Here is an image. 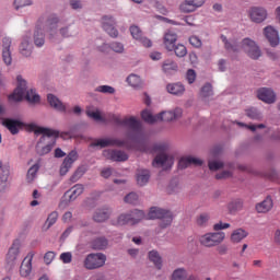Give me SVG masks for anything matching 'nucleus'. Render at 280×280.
Returning <instances> with one entry per match:
<instances>
[{"mask_svg": "<svg viewBox=\"0 0 280 280\" xmlns=\"http://www.w3.org/2000/svg\"><path fill=\"white\" fill-rule=\"evenodd\" d=\"M242 207H244V202L240 199H234L228 203V210L230 213H237V211H242Z\"/></svg>", "mask_w": 280, "mask_h": 280, "instance_id": "nucleus-42", "label": "nucleus"}, {"mask_svg": "<svg viewBox=\"0 0 280 280\" xmlns=\"http://www.w3.org/2000/svg\"><path fill=\"white\" fill-rule=\"evenodd\" d=\"M32 259H34V254L30 253L22 261L20 267L21 277H30L32 275Z\"/></svg>", "mask_w": 280, "mask_h": 280, "instance_id": "nucleus-27", "label": "nucleus"}, {"mask_svg": "<svg viewBox=\"0 0 280 280\" xmlns=\"http://www.w3.org/2000/svg\"><path fill=\"white\" fill-rule=\"evenodd\" d=\"M43 30H45L43 26L36 24L35 31L33 33V43L37 47H43V45H45V33Z\"/></svg>", "mask_w": 280, "mask_h": 280, "instance_id": "nucleus-32", "label": "nucleus"}, {"mask_svg": "<svg viewBox=\"0 0 280 280\" xmlns=\"http://www.w3.org/2000/svg\"><path fill=\"white\" fill-rule=\"evenodd\" d=\"M148 218L149 220H160L161 229H167V226H171L172 222L174 221V214L172 211L158 207L150 209Z\"/></svg>", "mask_w": 280, "mask_h": 280, "instance_id": "nucleus-7", "label": "nucleus"}, {"mask_svg": "<svg viewBox=\"0 0 280 280\" xmlns=\"http://www.w3.org/2000/svg\"><path fill=\"white\" fill-rule=\"evenodd\" d=\"M54 259H56V253L54 252H47L44 256V261L47 266H49Z\"/></svg>", "mask_w": 280, "mask_h": 280, "instance_id": "nucleus-62", "label": "nucleus"}, {"mask_svg": "<svg viewBox=\"0 0 280 280\" xmlns=\"http://www.w3.org/2000/svg\"><path fill=\"white\" fill-rule=\"evenodd\" d=\"M95 91L96 93H104L105 95H115V88L110 85H100Z\"/></svg>", "mask_w": 280, "mask_h": 280, "instance_id": "nucleus-51", "label": "nucleus"}, {"mask_svg": "<svg viewBox=\"0 0 280 280\" xmlns=\"http://www.w3.org/2000/svg\"><path fill=\"white\" fill-rule=\"evenodd\" d=\"M196 78H197L196 70H194V69L187 70L186 80H187L188 84H194V82H196Z\"/></svg>", "mask_w": 280, "mask_h": 280, "instance_id": "nucleus-59", "label": "nucleus"}, {"mask_svg": "<svg viewBox=\"0 0 280 280\" xmlns=\"http://www.w3.org/2000/svg\"><path fill=\"white\" fill-rule=\"evenodd\" d=\"M166 91L171 95H176L177 97H180V95L185 94V85L180 82L177 83H168L166 85Z\"/></svg>", "mask_w": 280, "mask_h": 280, "instance_id": "nucleus-33", "label": "nucleus"}, {"mask_svg": "<svg viewBox=\"0 0 280 280\" xmlns=\"http://www.w3.org/2000/svg\"><path fill=\"white\" fill-rule=\"evenodd\" d=\"M32 0H14L15 10H21V8H27V5H32Z\"/></svg>", "mask_w": 280, "mask_h": 280, "instance_id": "nucleus-57", "label": "nucleus"}, {"mask_svg": "<svg viewBox=\"0 0 280 280\" xmlns=\"http://www.w3.org/2000/svg\"><path fill=\"white\" fill-rule=\"evenodd\" d=\"M78 161V152L71 151L63 160L60 166V176H67L69 170L73 167V163Z\"/></svg>", "mask_w": 280, "mask_h": 280, "instance_id": "nucleus-20", "label": "nucleus"}, {"mask_svg": "<svg viewBox=\"0 0 280 280\" xmlns=\"http://www.w3.org/2000/svg\"><path fill=\"white\" fill-rule=\"evenodd\" d=\"M162 69L164 73H172V71H178V63L174 60L167 59L163 62Z\"/></svg>", "mask_w": 280, "mask_h": 280, "instance_id": "nucleus-43", "label": "nucleus"}, {"mask_svg": "<svg viewBox=\"0 0 280 280\" xmlns=\"http://www.w3.org/2000/svg\"><path fill=\"white\" fill-rule=\"evenodd\" d=\"M183 115L182 108H175L174 110L161 112L158 114V121H175Z\"/></svg>", "mask_w": 280, "mask_h": 280, "instance_id": "nucleus-23", "label": "nucleus"}, {"mask_svg": "<svg viewBox=\"0 0 280 280\" xmlns=\"http://www.w3.org/2000/svg\"><path fill=\"white\" fill-rule=\"evenodd\" d=\"M59 259L62 261V264H71L73 260V255L71 252H66L60 255Z\"/></svg>", "mask_w": 280, "mask_h": 280, "instance_id": "nucleus-60", "label": "nucleus"}, {"mask_svg": "<svg viewBox=\"0 0 280 280\" xmlns=\"http://www.w3.org/2000/svg\"><path fill=\"white\" fill-rule=\"evenodd\" d=\"M91 247L93 250H105L108 248V240L104 236L96 237L92 241Z\"/></svg>", "mask_w": 280, "mask_h": 280, "instance_id": "nucleus-36", "label": "nucleus"}, {"mask_svg": "<svg viewBox=\"0 0 280 280\" xmlns=\"http://www.w3.org/2000/svg\"><path fill=\"white\" fill-rule=\"evenodd\" d=\"M102 27L104 32L108 34L112 38H117L119 36V31H117V20L113 15H103L101 19Z\"/></svg>", "mask_w": 280, "mask_h": 280, "instance_id": "nucleus-12", "label": "nucleus"}, {"mask_svg": "<svg viewBox=\"0 0 280 280\" xmlns=\"http://www.w3.org/2000/svg\"><path fill=\"white\" fill-rule=\"evenodd\" d=\"M12 38L3 37L2 38V60L7 67L12 66Z\"/></svg>", "mask_w": 280, "mask_h": 280, "instance_id": "nucleus-19", "label": "nucleus"}, {"mask_svg": "<svg viewBox=\"0 0 280 280\" xmlns=\"http://www.w3.org/2000/svg\"><path fill=\"white\" fill-rule=\"evenodd\" d=\"M57 34L59 38H71L73 36L78 35V31H75L71 25H67L63 27H60L59 31H57Z\"/></svg>", "mask_w": 280, "mask_h": 280, "instance_id": "nucleus-38", "label": "nucleus"}, {"mask_svg": "<svg viewBox=\"0 0 280 280\" xmlns=\"http://www.w3.org/2000/svg\"><path fill=\"white\" fill-rule=\"evenodd\" d=\"M38 170H40V166L38 164H34L28 168L26 180L27 183H34V179L36 178V174H38Z\"/></svg>", "mask_w": 280, "mask_h": 280, "instance_id": "nucleus-45", "label": "nucleus"}, {"mask_svg": "<svg viewBox=\"0 0 280 280\" xmlns=\"http://www.w3.org/2000/svg\"><path fill=\"white\" fill-rule=\"evenodd\" d=\"M2 125L4 126V128L9 129L11 135H19V130H21V128H23V126H25V124H23V121H21L19 119H12V118H5L2 121Z\"/></svg>", "mask_w": 280, "mask_h": 280, "instance_id": "nucleus-24", "label": "nucleus"}, {"mask_svg": "<svg viewBox=\"0 0 280 280\" xmlns=\"http://www.w3.org/2000/svg\"><path fill=\"white\" fill-rule=\"evenodd\" d=\"M58 23H60V18L56 14H49V15H42L37 24L43 27L44 30H47L48 32V38L52 43H60V35H58Z\"/></svg>", "mask_w": 280, "mask_h": 280, "instance_id": "nucleus-6", "label": "nucleus"}, {"mask_svg": "<svg viewBox=\"0 0 280 280\" xmlns=\"http://www.w3.org/2000/svg\"><path fill=\"white\" fill-rule=\"evenodd\" d=\"M141 117L143 119V121H145L147 124H156V121H159V115H152V112L144 109L141 113Z\"/></svg>", "mask_w": 280, "mask_h": 280, "instance_id": "nucleus-44", "label": "nucleus"}, {"mask_svg": "<svg viewBox=\"0 0 280 280\" xmlns=\"http://www.w3.org/2000/svg\"><path fill=\"white\" fill-rule=\"evenodd\" d=\"M246 237H248V232L244 229H236L232 232L230 240L233 244H240V242L246 240Z\"/></svg>", "mask_w": 280, "mask_h": 280, "instance_id": "nucleus-37", "label": "nucleus"}, {"mask_svg": "<svg viewBox=\"0 0 280 280\" xmlns=\"http://www.w3.org/2000/svg\"><path fill=\"white\" fill-rule=\"evenodd\" d=\"M47 102L51 108L57 110L58 113H67V105L58 98V96L54 94L47 95Z\"/></svg>", "mask_w": 280, "mask_h": 280, "instance_id": "nucleus-26", "label": "nucleus"}, {"mask_svg": "<svg viewBox=\"0 0 280 280\" xmlns=\"http://www.w3.org/2000/svg\"><path fill=\"white\" fill-rule=\"evenodd\" d=\"M112 51H115V54H124V44L119 42H114L110 44Z\"/></svg>", "mask_w": 280, "mask_h": 280, "instance_id": "nucleus-58", "label": "nucleus"}, {"mask_svg": "<svg viewBox=\"0 0 280 280\" xmlns=\"http://www.w3.org/2000/svg\"><path fill=\"white\" fill-rule=\"evenodd\" d=\"M30 128L34 130L35 135H43L36 144L37 154H39V156L49 154V152L56 148V139L59 137L60 132L54 129L38 127L35 124H31Z\"/></svg>", "mask_w": 280, "mask_h": 280, "instance_id": "nucleus-1", "label": "nucleus"}, {"mask_svg": "<svg viewBox=\"0 0 280 280\" xmlns=\"http://www.w3.org/2000/svg\"><path fill=\"white\" fill-rule=\"evenodd\" d=\"M222 167H224V163L220 162V161H212L211 162V171H217V170H222Z\"/></svg>", "mask_w": 280, "mask_h": 280, "instance_id": "nucleus-64", "label": "nucleus"}, {"mask_svg": "<svg viewBox=\"0 0 280 280\" xmlns=\"http://www.w3.org/2000/svg\"><path fill=\"white\" fill-rule=\"evenodd\" d=\"M84 174H86V167L84 166H79L75 172L72 174V176L70 177V180L72 183H78L79 179L81 178V176H84Z\"/></svg>", "mask_w": 280, "mask_h": 280, "instance_id": "nucleus-47", "label": "nucleus"}, {"mask_svg": "<svg viewBox=\"0 0 280 280\" xmlns=\"http://www.w3.org/2000/svg\"><path fill=\"white\" fill-rule=\"evenodd\" d=\"M173 51L177 58H185V56H187V47L183 44L174 45Z\"/></svg>", "mask_w": 280, "mask_h": 280, "instance_id": "nucleus-49", "label": "nucleus"}, {"mask_svg": "<svg viewBox=\"0 0 280 280\" xmlns=\"http://www.w3.org/2000/svg\"><path fill=\"white\" fill-rule=\"evenodd\" d=\"M19 51L21 56L24 58L32 57V54L34 51V46L32 45V42H30V37H24L20 44Z\"/></svg>", "mask_w": 280, "mask_h": 280, "instance_id": "nucleus-28", "label": "nucleus"}, {"mask_svg": "<svg viewBox=\"0 0 280 280\" xmlns=\"http://www.w3.org/2000/svg\"><path fill=\"white\" fill-rule=\"evenodd\" d=\"M10 187V164H4L2 173H0V192L5 194Z\"/></svg>", "mask_w": 280, "mask_h": 280, "instance_id": "nucleus-22", "label": "nucleus"}, {"mask_svg": "<svg viewBox=\"0 0 280 280\" xmlns=\"http://www.w3.org/2000/svg\"><path fill=\"white\" fill-rule=\"evenodd\" d=\"M145 220V212L139 209L120 213L116 219L110 220L112 226H137Z\"/></svg>", "mask_w": 280, "mask_h": 280, "instance_id": "nucleus-4", "label": "nucleus"}, {"mask_svg": "<svg viewBox=\"0 0 280 280\" xmlns=\"http://www.w3.org/2000/svg\"><path fill=\"white\" fill-rule=\"evenodd\" d=\"M110 215H113V208L104 206L102 208H97L94 211L92 220H94L98 224H102L104 222H107V220H110Z\"/></svg>", "mask_w": 280, "mask_h": 280, "instance_id": "nucleus-15", "label": "nucleus"}, {"mask_svg": "<svg viewBox=\"0 0 280 280\" xmlns=\"http://www.w3.org/2000/svg\"><path fill=\"white\" fill-rule=\"evenodd\" d=\"M84 194V186L82 184L74 185L71 189L65 192L60 207H69L71 202H74V200H78V197L82 196Z\"/></svg>", "mask_w": 280, "mask_h": 280, "instance_id": "nucleus-10", "label": "nucleus"}, {"mask_svg": "<svg viewBox=\"0 0 280 280\" xmlns=\"http://www.w3.org/2000/svg\"><path fill=\"white\" fill-rule=\"evenodd\" d=\"M166 148L167 147L162 143L153 147L154 152H161L154 158L152 162L153 167H163L164 170H170V167L174 165V158L163 153L165 152Z\"/></svg>", "mask_w": 280, "mask_h": 280, "instance_id": "nucleus-8", "label": "nucleus"}, {"mask_svg": "<svg viewBox=\"0 0 280 280\" xmlns=\"http://www.w3.org/2000/svg\"><path fill=\"white\" fill-rule=\"evenodd\" d=\"M264 35L267 38L268 43L271 45V47H277V45H279V32L275 30V27L266 26L264 28Z\"/></svg>", "mask_w": 280, "mask_h": 280, "instance_id": "nucleus-25", "label": "nucleus"}, {"mask_svg": "<svg viewBox=\"0 0 280 280\" xmlns=\"http://www.w3.org/2000/svg\"><path fill=\"white\" fill-rule=\"evenodd\" d=\"M21 254V243L19 241H14L9 248L7 254V266L8 268H14L16 266V261L19 259V255Z\"/></svg>", "mask_w": 280, "mask_h": 280, "instance_id": "nucleus-13", "label": "nucleus"}, {"mask_svg": "<svg viewBox=\"0 0 280 280\" xmlns=\"http://www.w3.org/2000/svg\"><path fill=\"white\" fill-rule=\"evenodd\" d=\"M126 143L124 140L115 139V138H104L98 139L92 142V148H122Z\"/></svg>", "mask_w": 280, "mask_h": 280, "instance_id": "nucleus-14", "label": "nucleus"}, {"mask_svg": "<svg viewBox=\"0 0 280 280\" xmlns=\"http://www.w3.org/2000/svg\"><path fill=\"white\" fill-rule=\"evenodd\" d=\"M176 40H178V35H176L173 31H167L164 34V46L167 51H174V45H176Z\"/></svg>", "mask_w": 280, "mask_h": 280, "instance_id": "nucleus-30", "label": "nucleus"}, {"mask_svg": "<svg viewBox=\"0 0 280 280\" xmlns=\"http://www.w3.org/2000/svg\"><path fill=\"white\" fill-rule=\"evenodd\" d=\"M183 189V186H180V183H178V179H173L167 188L168 194H179V191Z\"/></svg>", "mask_w": 280, "mask_h": 280, "instance_id": "nucleus-48", "label": "nucleus"}, {"mask_svg": "<svg viewBox=\"0 0 280 280\" xmlns=\"http://www.w3.org/2000/svg\"><path fill=\"white\" fill-rule=\"evenodd\" d=\"M18 86L13 93L9 96L10 102H22L23 97L28 101L30 104H38L40 96L34 89L27 90V81L23 79V75L16 77Z\"/></svg>", "mask_w": 280, "mask_h": 280, "instance_id": "nucleus-3", "label": "nucleus"}, {"mask_svg": "<svg viewBox=\"0 0 280 280\" xmlns=\"http://www.w3.org/2000/svg\"><path fill=\"white\" fill-rule=\"evenodd\" d=\"M106 265V255L102 253L88 254L83 260L85 270H97Z\"/></svg>", "mask_w": 280, "mask_h": 280, "instance_id": "nucleus-9", "label": "nucleus"}, {"mask_svg": "<svg viewBox=\"0 0 280 280\" xmlns=\"http://www.w3.org/2000/svg\"><path fill=\"white\" fill-rule=\"evenodd\" d=\"M209 220H210L209 213L199 214L196 219L197 226H201V228L207 226V224H209Z\"/></svg>", "mask_w": 280, "mask_h": 280, "instance_id": "nucleus-50", "label": "nucleus"}, {"mask_svg": "<svg viewBox=\"0 0 280 280\" xmlns=\"http://www.w3.org/2000/svg\"><path fill=\"white\" fill-rule=\"evenodd\" d=\"M115 124L117 126H121L122 128H128L127 138H129L131 141H139L140 139H143V130L141 127V121L136 119L133 116L129 118H115Z\"/></svg>", "mask_w": 280, "mask_h": 280, "instance_id": "nucleus-5", "label": "nucleus"}, {"mask_svg": "<svg viewBox=\"0 0 280 280\" xmlns=\"http://www.w3.org/2000/svg\"><path fill=\"white\" fill-rule=\"evenodd\" d=\"M70 7L72 8V10H82V1L70 0Z\"/></svg>", "mask_w": 280, "mask_h": 280, "instance_id": "nucleus-63", "label": "nucleus"}, {"mask_svg": "<svg viewBox=\"0 0 280 280\" xmlns=\"http://www.w3.org/2000/svg\"><path fill=\"white\" fill-rule=\"evenodd\" d=\"M206 0H184L179 4V12L184 14H191V12H196L198 8H202L205 5Z\"/></svg>", "mask_w": 280, "mask_h": 280, "instance_id": "nucleus-16", "label": "nucleus"}, {"mask_svg": "<svg viewBox=\"0 0 280 280\" xmlns=\"http://www.w3.org/2000/svg\"><path fill=\"white\" fill-rule=\"evenodd\" d=\"M103 156L109 161L124 162L128 161V154L121 150H104Z\"/></svg>", "mask_w": 280, "mask_h": 280, "instance_id": "nucleus-21", "label": "nucleus"}, {"mask_svg": "<svg viewBox=\"0 0 280 280\" xmlns=\"http://www.w3.org/2000/svg\"><path fill=\"white\" fill-rule=\"evenodd\" d=\"M225 229H231V224L220 221L213 225L214 232L211 234V246H218V244H222V242H224L226 234L222 231Z\"/></svg>", "mask_w": 280, "mask_h": 280, "instance_id": "nucleus-11", "label": "nucleus"}, {"mask_svg": "<svg viewBox=\"0 0 280 280\" xmlns=\"http://www.w3.org/2000/svg\"><path fill=\"white\" fill-rule=\"evenodd\" d=\"M130 34L135 40H140L143 37V33L141 32V28L137 25H131L130 28Z\"/></svg>", "mask_w": 280, "mask_h": 280, "instance_id": "nucleus-53", "label": "nucleus"}, {"mask_svg": "<svg viewBox=\"0 0 280 280\" xmlns=\"http://www.w3.org/2000/svg\"><path fill=\"white\" fill-rule=\"evenodd\" d=\"M273 207L272 198L267 197L264 201L256 205L257 213H268Z\"/></svg>", "mask_w": 280, "mask_h": 280, "instance_id": "nucleus-35", "label": "nucleus"}, {"mask_svg": "<svg viewBox=\"0 0 280 280\" xmlns=\"http://www.w3.org/2000/svg\"><path fill=\"white\" fill-rule=\"evenodd\" d=\"M221 40L224 43L225 49L230 52L235 54L240 51V49H244L252 60H259V58H261V49L255 40L248 37L240 43L235 39L228 40L226 36L221 35Z\"/></svg>", "mask_w": 280, "mask_h": 280, "instance_id": "nucleus-2", "label": "nucleus"}, {"mask_svg": "<svg viewBox=\"0 0 280 280\" xmlns=\"http://www.w3.org/2000/svg\"><path fill=\"white\" fill-rule=\"evenodd\" d=\"M136 180L139 187H145L150 183V171L145 168H139L136 173Z\"/></svg>", "mask_w": 280, "mask_h": 280, "instance_id": "nucleus-31", "label": "nucleus"}, {"mask_svg": "<svg viewBox=\"0 0 280 280\" xmlns=\"http://www.w3.org/2000/svg\"><path fill=\"white\" fill-rule=\"evenodd\" d=\"M245 113L249 119H255L256 121H261L262 116L257 108L250 107V108L246 109Z\"/></svg>", "mask_w": 280, "mask_h": 280, "instance_id": "nucleus-46", "label": "nucleus"}, {"mask_svg": "<svg viewBox=\"0 0 280 280\" xmlns=\"http://www.w3.org/2000/svg\"><path fill=\"white\" fill-rule=\"evenodd\" d=\"M199 100L203 104H209L211 102V83H206L201 86L199 91Z\"/></svg>", "mask_w": 280, "mask_h": 280, "instance_id": "nucleus-34", "label": "nucleus"}, {"mask_svg": "<svg viewBox=\"0 0 280 280\" xmlns=\"http://www.w3.org/2000/svg\"><path fill=\"white\" fill-rule=\"evenodd\" d=\"M148 257L152 264H154L155 268L158 270H161L163 268V258H161V255L159 254L158 250H151L148 254Z\"/></svg>", "mask_w": 280, "mask_h": 280, "instance_id": "nucleus-39", "label": "nucleus"}, {"mask_svg": "<svg viewBox=\"0 0 280 280\" xmlns=\"http://www.w3.org/2000/svg\"><path fill=\"white\" fill-rule=\"evenodd\" d=\"M188 278H189V273L185 268L175 269L171 276V280H187Z\"/></svg>", "mask_w": 280, "mask_h": 280, "instance_id": "nucleus-41", "label": "nucleus"}, {"mask_svg": "<svg viewBox=\"0 0 280 280\" xmlns=\"http://www.w3.org/2000/svg\"><path fill=\"white\" fill-rule=\"evenodd\" d=\"M58 221V212H51L46 220V229L49 230Z\"/></svg>", "mask_w": 280, "mask_h": 280, "instance_id": "nucleus-55", "label": "nucleus"}, {"mask_svg": "<svg viewBox=\"0 0 280 280\" xmlns=\"http://www.w3.org/2000/svg\"><path fill=\"white\" fill-rule=\"evenodd\" d=\"M189 44H190L192 47H196L197 49H198L199 47H202V40H200L198 36H190V37H189Z\"/></svg>", "mask_w": 280, "mask_h": 280, "instance_id": "nucleus-61", "label": "nucleus"}, {"mask_svg": "<svg viewBox=\"0 0 280 280\" xmlns=\"http://www.w3.org/2000/svg\"><path fill=\"white\" fill-rule=\"evenodd\" d=\"M126 81L129 86H132V89H141L143 86V81L141 80V77L137 74H129Z\"/></svg>", "mask_w": 280, "mask_h": 280, "instance_id": "nucleus-40", "label": "nucleus"}, {"mask_svg": "<svg viewBox=\"0 0 280 280\" xmlns=\"http://www.w3.org/2000/svg\"><path fill=\"white\" fill-rule=\"evenodd\" d=\"M190 165H202V160L188 155L184 156L179 160L178 167L179 170H187V167H190Z\"/></svg>", "mask_w": 280, "mask_h": 280, "instance_id": "nucleus-29", "label": "nucleus"}, {"mask_svg": "<svg viewBox=\"0 0 280 280\" xmlns=\"http://www.w3.org/2000/svg\"><path fill=\"white\" fill-rule=\"evenodd\" d=\"M86 115L90 117V119H94V121H104V118L102 117V114L100 110H92V109H86Z\"/></svg>", "mask_w": 280, "mask_h": 280, "instance_id": "nucleus-54", "label": "nucleus"}, {"mask_svg": "<svg viewBox=\"0 0 280 280\" xmlns=\"http://www.w3.org/2000/svg\"><path fill=\"white\" fill-rule=\"evenodd\" d=\"M248 14L253 23H264V21L268 19V11L261 7L250 8Z\"/></svg>", "mask_w": 280, "mask_h": 280, "instance_id": "nucleus-18", "label": "nucleus"}, {"mask_svg": "<svg viewBox=\"0 0 280 280\" xmlns=\"http://www.w3.org/2000/svg\"><path fill=\"white\" fill-rule=\"evenodd\" d=\"M257 97L265 104H275L277 102V94L270 88H261L257 91Z\"/></svg>", "mask_w": 280, "mask_h": 280, "instance_id": "nucleus-17", "label": "nucleus"}, {"mask_svg": "<svg viewBox=\"0 0 280 280\" xmlns=\"http://www.w3.org/2000/svg\"><path fill=\"white\" fill-rule=\"evenodd\" d=\"M199 242L201 246H206L207 248L211 247V233H207L200 236Z\"/></svg>", "mask_w": 280, "mask_h": 280, "instance_id": "nucleus-56", "label": "nucleus"}, {"mask_svg": "<svg viewBox=\"0 0 280 280\" xmlns=\"http://www.w3.org/2000/svg\"><path fill=\"white\" fill-rule=\"evenodd\" d=\"M124 201L127 205H139V195L137 192H129L125 198Z\"/></svg>", "mask_w": 280, "mask_h": 280, "instance_id": "nucleus-52", "label": "nucleus"}]
</instances>
